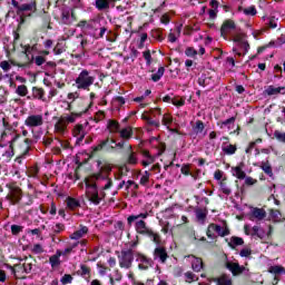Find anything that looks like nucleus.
Returning a JSON list of instances; mask_svg holds the SVG:
<instances>
[{
    "label": "nucleus",
    "instance_id": "0eeeda50",
    "mask_svg": "<svg viewBox=\"0 0 285 285\" xmlns=\"http://www.w3.org/2000/svg\"><path fill=\"white\" fill-rule=\"evenodd\" d=\"M217 233L219 237H226L230 235V229H228V226L225 225L224 227L217 225V224H210L207 228V237L209 239H216Z\"/></svg>",
    "mask_w": 285,
    "mask_h": 285
},
{
    "label": "nucleus",
    "instance_id": "ea45409f",
    "mask_svg": "<svg viewBox=\"0 0 285 285\" xmlns=\"http://www.w3.org/2000/svg\"><path fill=\"white\" fill-rule=\"evenodd\" d=\"M239 50L240 51H236V55L238 57H244V55H246L248 52V50H250V45H248V42H240Z\"/></svg>",
    "mask_w": 285,
    "mask_h": 285
},
{
    "label": "nucleus",
    "instance_id": "e2e57ef3",
    "mask_svg": "<svg viewBox=\"0 0 285 285\" xmlns=\"http://www.w3.org/2000/svg\"><path fill=\"white\" fill-rule=\"evenodd\" d=\"M171 104L173 106L181 107L186 104V100H184V98H174L171 99Z\"/></svg>",
    "mask_w": 285,
    "mask_h": 285
},
{
    "label": "nucleus",
    "instance_id": "f8f14e48",
    "mask_svg": "<svg viewBox=\"0 0 285 285\" xmlns=\"http://www.w3.org/2000/svg\"><path fill=\"white\" fill-rule=\"evenodd\" d=\"M135 257H136V262L138 263V268L140 271H148V268H150L154 264L151 258L147 257L141 252L136 254Z\"/></svg>",
    "mask_w": 285,
    "mask_h": 285
},
{
    "label": "nucleus",
    "instance_id": "20e7f679",
    "mask_svg": "<svg viewBox=\"0 0 285 285\" xmlns=\"http://www.w3.org/2000/svg\"><path fill=\"white\" fill-rule=\"evenodd\" d=\"M85 183L87 188V199H89V202H91V204H94L95 206H99L106 197V191H100L99 194L97 183H90V179L88 178L85 180Z\"/></svg>",
    "mask_w": 285,
    "mask_h": 285
},
{
    "label": "nucleus",
    "instance_id": "f3484780",
    "mask_svg": "<svg viewBox=\"0 0 285 285\" xmlns=\"http://www.w3.org/2000/svg\"><path fill=\"white\" fill-rule=\"evenodd\" d=\"M78 277H82L86 282H90V277L92 275V268L86 264H80L79 269L76 272Z\"/></svg>",
    "mask_w": 285,
    "mask_h": 285
},
{
    "label": "nucleus",
    "instance_id": "5fc2aeb1",
    "mask_svg": "<svg viewBox=\"0 0 285 285\" xmlns=\"http://www.w3.org/2000/svg\"><path fill=\"white\" fill-rule=\"evenodd\" d=\"M104 119H106V112L101 110L96 112V115L94 116V121H96V124H99V121H104Z\"/></svg>",
    "mask_w": 285,
    "mask_h": 285
},
{
    "label": "nucleus",
    "instance_id": "9d476101",
    "mask_svg": "<svg viewBox=\"0 0 285 285\" xmlns=\"http://www.w3.org/2000/svg\"><path fill=\"white\" fill-rule=\"evenodd\" d=\"M21 197H23V193L21 191V188L11 186L9 187V193L6 196V200L11 204V206H14L21 202Z\"/></svg>",
    "mask_w": 285,
    "mask_h": 285
},
{
    "label": "nucleus",
    "instance_id": "ddd939ff",
    "mask_svg": "<svg viewBox=\"0 0 285 285\" xmlns=\"http://www.w3.org/2000/svg\"><path fill=\"white\" fill-rule=\"evenodd\" d=\"M125 155L127 164H129V166H137L139 164L138 154L137 151L132 150V145H127Z\"/></svg>",
    "mask_w": 285,
    "mask_h": 285
},
{
    "label": "nucleus",
    "instance_id": "49530a36",
    "mask_svg": "<svg viewBox=\"0 0 285 285\" xmlns=\"http://www.w3.org/2000/svg\"><path fill=\"white\" fill-rule=\"evenodd\" d=\"M204 128H206L204 121L197 120L195 126L193 127V130L196 135H200V132H204Z\"/></svg>",
    "mask_w": 285,
    "mask_h": 285
},
{
    "label": "nucleus",
    "instance_id": "b1692460",
    "mask_svg": "<svg viewBox=\"0 0 285 285\" xmlns=\"http://www.w3.org/2000/svg\"><path fill=\"white\" fill-rule=\"evenodd\" d=\"M216 285H233V278L227 274H222L219 277L213 278Z\"/></svg>",
    "mask_w": 285,
    "mask_h": 285
},
{
    "label": "nucleus",
    "instance_id": "2f4dec72",
    "mask_svg": "<svg viewBox=\"0 0 285 285\" xmlns=\"http://www.w3.org/2000/svg\"><path fill=\"white\" fill-rule=\"evenodd\" d=\"M267 272L276 277L277 275H285V268L282 265L269 266Z\"/></svg>",
    "mask_w": 285,
    "mask_h": 285
},
{
    "label": "nucleus",
    "instance_id": "f257e3e1",
    "mask_svg": "<svg viewBox=\"0 0 285 285\" xmlns=\"http://www.w3.org/2000/svg\"><path fill=\"white\" fill-rule=\"evenodd\" d=\"M76 106L77 108L75 111L71 110L69 114H63L58 118L55 124V132L58 135H66L68 126H70V124H76L77 119H81L90 108V105L83 99L77 100Z\"/></svg>",
    "mask_w": 285,
    "mask_h": 285
},
{
    "label": "nucleus",
    "instance_id": "680f3d73",
    "mask_svg": "<svg viewBox=\"0 0 285 285\" xmlns=\"http://www.w3.org/2000/svg\"><path fill=\"white\" fill-rule=\"evenodd\" d=\"M196 217H197V219H199L200 222H204V219H206V210H204V209H197V210H196Z\"/></svg>",
    "mask_w": 285,
    "mask_h": 285
},
{
    "label": "nucleus",
    "instance_id": "7ed1b4c3",
    "mask_svg": "<svg viewBox=\"0 0 285 285\" xmlns=\"http://www.w3.org/2000/svg\"><path fill=\"white\" fill-rule=\"evenodd\" d=\"M144 219H148V213L130 215L127 217L128 226H132L135 222V230L138 235H146L151 228L146 225Z\"/></svg>",
    "mask_w": 285,
    "mask_h": 285
},
{
    "label": "nucleus",
    "instance_id": "39448f33",
    "mask_svg": "<svg viewBox=\"0 0 285 285\" xmlns=\"http://www.w3.org/2000/svg\"><path fill=\"white\" fill-rule=\"evenodd\" d=\"M75 83L78 90H90V86L95 83V76H91L88 69H83L75 79Z\"/></svg>",
    "mask_w": 285,
    "mask_h": 285
},
{
    "label": "nucleus",
    "instance_id": "412c9836",
    "mask_svg": "<svg viewBox=\"0 0 285 285\" xmlns=\"http://www.w3.org/2000/svg\"><path fill=\"white\" fill-rule=\"evenodd\" d=\"M191 259V268L195 273H200L204 268V261L199 257H195L194 255L188 256Z\"/></svg>",
    "mask_w": 285,
    "mask_h": 285
},
{
    "label": "nucleus",
    "instance_id": "de8ad7c7",
    "mask_svg": "<svg viewBox=\"0 0 285 285\" xmlns=\"http://www.w3.org/2000/svg\"><path fill=\"white\" fill-rule=\"evenodd\" d=\"M16 94H18L19 97H27L28 96V87L26 85H20L16 89Z\"/></svg>",
    "mask_w": 285,
    "mask_h": 285
},
{
    "label": "nucleus",
    "instance_id": "393cba45",
    "mask_svg": "<svg viewBox=\"0 0 285 285\" xmlns=\"http://www.w3.org/2000/svg\"><path fill=\"white\" fill-rule=\"evenodd\" d=\"M110 3H112V0H96L94 6L99 12H104L110 10Z\"/></svg>",
    "mask_w": 285,
    "mask_h": 285
},
{
    "label": "nucleus",
    "instance_id": "6e6552de",
    "mask_svg": "<svg viewBox=\"0 0 285 285\" xmlns=\"http://www.w3.org/2000/svg\"><path fill=\"white\" fill-rule=\"evenodd\" d=\"M135 257V254H131L130 250L121 249L118 254V264L121 268H125V271H129V268H132Z\"/></svg>",
    "mask_w": 285,
    "mask_h": 285
},
{
    "label": "nucleus",
    "instance_id": "aec40b11",
    "mask_svg": "<svg viewBox=\"0 0 285 285\" xmlns=\"http://www.w3.org/2000/svg\"><path fill=\"white\" fill-rule=\"evenodd\" d=\"M88 233H89L88 226L80 225L79 229L73 232L69 237L70 239H75L76 242H78V239H81V237H86Z\"/></svg>",
    "mask_w": 285,
    "mask_h": 285
},
{
    "label": "nucleus",
    "instance_id": "4d7b16f0",
    "mask_svg": "<svg viewBox=\"0 0 285 285\" xmlns=\"http://www.w3.org/2000/svg\"><path fill=\"white\" fill-rule=\"evenodd\" d=\"M142 57H144L147 66H150L153 63V56L150 55V50L144 51Z\"/></svg>",
    "mask_w": 285,
    "mask_h": 285
},
{
    "label": "nucleus",
    "instance_id": "c756f323",
    "mask_svg": "<svg viewBox=\"0 0 285 285\" xmlns=\"http://www.w3.org/2000/svg\"><path fill=\"white\" fill-rule=\"evenodd\" d=\"M101 253H104V249L99 246H95L89 250V255H91L90 262H97L101 257Z\"/></svg>",
    "mask_w": 285,
    "mask_h": 285
},
{
    "label": "nucleus",
    "instance_id": "864d4df0",
    "mask_svg": "<svg viewBox=\"0 0 285 285\" xmlns=\"http://www.w3.org/2000/svg\"><path fill=\"white\" fill-rule=\"evenodd\" d=\"M0 68L3 72H10L12 65H10V61L3 60L0 62Z\"/></svg>",
    "mask_w": 285,
    "mask_h": 285
},
{
    "label": "nucleus",
    "instance_id": "1a4fd4ad",
    "mask_svg": "<svg viewBox=\"0 0 285 285\" xmlns=\"http://www.w3.org/2000/svg\"><path fill=\"white\" fill-rule=\"evenodd\" d=\"M23 12H29V14L27 17H32V14H35V12H37V0H31L28 3H22L19 7V13L20 14V23H24L26 22V14H23Z\"/></svg>",
    "mask_w": 285,
    "mask_h": 285
},
{
    "label": "nucleus",
    "instance_id": "bf43d9fd",
    "mask_svg": "<svg viewBox=\"0 0 285 285\" xmlns=\"http://www.w3.org/2000/svg\"><path fill=\"white\" fill-rule=\"evenodd\" d=\"M274 137L282 141V144H285V132H281L279 130L274 131Z\"/></svg>",
    "mask_w": 285,
    "mask_h": 285
},
{
    "label": "nucleus",
    "instance_id": "58836bf2",
    "mask_svg": "<svg viewBox=\"0 0 285 285\" xmlns=\"http://www.w3.org/2000/svg\"><path fill=\"white\" fill-rule=\"evenodd\" d=\"M261 168L264 171L265 175H268V177H273V167L271 166V163L268 161H262Z\"/></svg>",
    "mask_w": 285,
    "mask_h": 285
},
{
    "label": "nucleus",
    "instance_id": "f704fd0d",
    "mask_svg": "<svg viewBox=\"0 0 285 285\" xmlns=\"http://www.w3.org/2000/svg\"><path fill=\"white\" fill-rule=\"evenodd\" d=\"M232 173L234 177H237V179H246V171L242 169V166L233 167Z\"/></svg>",
    "mask_w": 285,
    "mask_h": 285
},
{
    "label": "nucleus",
    "instance_id": "a18cd8bd",
    "mask_svg": "<svg viewBox=\"0 0 285 285\" xmlns=\"http://www.w3.org/2000/svg\"><path fill=\"white\" fill-rule=\"evenodd\" d=\"M120 137H121V139H130V137H132V128L126 127V128L121 129Z\"/></svg>",
    "mask_w": 285,
    "mask_h": 285
},
{
    "label": "nucleus",
    "instance_id": "6e6d98bb",
    "mask_svg": "<svg viewBox=\"0 0 285 285\" xmlns=\"http://www.w3.org/2000/svg\"><path fill=\"white\" fill-rule=\"evenodd\" d=\"M53 233H56L57 235H59V233H63V230H66V225L61 224V223H57L53 227H52Z\"/></svg>",
    "mask_w": 285,
    "mask_h": 285
},
{
    "label": "nucleus",
    "instance_id": "423d86ee",
    "mask_svg": "<svg viewBox=\"0 0 285 285\" xmlns=\"http://www.w3.org/2000/svg\"><path fill=\"white\" fill-rule=\"evenodd\" d=\"M225 267L227 271L232 273L234 277H239V275H245L246 277H250V269L244 265H239L238 262L226 261Z\"/></svg>",
    "mask_w": 285,
    "mask_h": 285
},
{
    "label": "nucleus",
    "instance_id": "a19ab883",
    "mask_svg": "<svg viewBox=\"0 0 285 285\" xmlns=\"http://www.w3.org/2000/svg\"><path fill=\"white\" fill-rule=\"evenodd\" d=\"M12 157H14V151L12 149V145H10L7 150L2 154V159L3 161H10V159H12Z\"/></svg>",
    "mask_w": 285,
    "mask_h": 285
},
{
    "label": "nucleus",
    "instance_id": "4be33fe9",
    "mask_svg": "<svg viewBox=\"0 0 285 285\" xmlns=\"http://www.w3.org/2000/svg\"><path fill=\"white\" fill-rule=\"evenodd\" d=\"M49 264L51 268H57L58 266H61V249H57L56 254L49 257Z\"/></svg>",
    "mask_w": 285,
    "mask_h": 285
},
{
    "label": "nucleus",
    "instance_id": "4c0bfd02",
    "mask_svg": "<svg viewBox=\"0 0 285 285\" xmlns=\"http://www.w3.org/2000/svg\"><path fill=\"white\" fill-rule=\"evenodd\" d=\"M140 186H148L150 184V171L145 170L142 174H140Z\"/></svg>",
    "mask_w": 285,
    "mask_h": 285
},
{
    "label": "nucleus",
    "instance_id": "8fccbe9b",
    "mask_svg": "<svg viewBox=\"0 0 285 285\" xmlns=\"http://www.w3.org/2000/svg\"><path fill=\"white\" fill-rule=\"evenodd\" d=\"M164 72H166V69L164 67H159L157 72L151 75V79L154 81H159V79L164 77Z\"/></svg>",
    "mask_w": 285,
    "mask_h": 285
},
{
    "label": "nucleus",
    "instance_id": "e433bc0d",
    "mask_svg": "<svg viewBox=\"0 0 285 285\" xmlns=\"http://www.w3.org/2000/svg\"><path fill=\"white\" fill-rule=\"evenodd\" d=\"M238 12H244V14H246L247 17H255V14H257V9L255 8V6H252L245 9L239 7Z\"/></svg>",
    "mask_w": 285,
    "mask_h": 285
},
{
    "label": "nucleus",
    "instance_id": "473e14b6",
    "mask_svg": "<svg viewBox=\"0 0 285 285\" xmlns=\"http://www.w3.org/2000/svg\"><path fill=\"white\" fill-rule=\"evenodd\" d=\"M67 99L70 101L67 106V110H69V112H72V104H75L76 99H79V91L68 94Z\"/></svg>",
    "mask_w": 285,
    "mask_h": 285
},
{
    "label": "nucleus",
    "instance_id": "3c124183",
    "mask_svg": "<svg viewBox=\"0 0 285 285\" xmlns=\"http://www.w3.org/2000/svg\"><path fill=\"white\" fill-rule=\"evenodd\" d=\"M257 144H262V138H257L255 141L249 142V145L246 148L245 153L247 155H250V153H253V148H255V146H257Z\"/></svg>",
    "mask_w": 285,
    "mask_h": 285
},
{
    "label": "nucleus",
    "instance_id": "dca6fc26",
    "mask_svg": "<svg viewBox=\"0 0 285 285\" xmlns=\"http://www.w3.org/2000/svg\"><path fill=\"white\" fill-rule=\"evenodd\" d=\"M7 268H10L12 275L17 277L19 271H23L27 275L32 273V263H24L23 265H16V268L12 265H7ZM18 268V269H17Z\"/></svg>",
    "mask_w": 285,
    "mask_h": 285
},
{
    "label": "nucleus",
    "instance_id": "37998d69",
    "mask_svg": "<svg viewBox=\"0 0 285 285\" xmlns=\"http://www.w3.org/2000/svg\"><path fill=\"white\" fill-rule=\"evenodd\" d=\"M161 124L163 126H166L168 130H170V126L173 124V116L170 114H164Z\"/></svg>",
    "mask_w": 285,
    "mask_h": 285
},
{
    "label": "nucleus",
    "instance_id": "bb28decb",
    "mask_svg": "<svg viewBox=\"0 0 285 285\" xmlns=\"http://www.w3.org/2000/svg\"><path fill=\"white\" fill-rule=\"evenodd\" d=\"M137 246H139V240H131L125 245L122 250H129L131 255H138L139 252L136 250Z\"/></svg>",
    "mask_w": 285,
    "mask_h": 285
},
{
    "label": "nucleus",
    "instance_id": "72a5a7b5",
    "mask_svg": "<svg viewBox=\"0 0 285 285\" xmlns=\"http://www.w3.org/2000/svg\"><path fill=\"white\" fill-rule=\"evenodd\" d=\"M250 236L258 237L259 239H264L266 237V232H264V229H262L259 226H254L252 228Z\"/></svg>",
    "mask_w": 285,
    "mask_h": 285
},
{
    "label": "nucleus",
    "instance_id": "603ef678",
    "mask_svg": "<svg viewBox=\"0 0 285 285\" xmlns=\"http://www.w3.org/2000/svg\"><path fill=\"white\" fill-rule=\"evenodd\" d=\"M73 279H75V278L72 277V275H70V274H65V275L60 278V283H61L62 285H68V284H71Z\"/></svg>",
    "mask_w": 285,
    "mask_h": 285
},
{
    "label": "nucleus",
    "instance_id": "2eb2a0df",
    "mask_svg": "<svg viewBox=\"0 0 285 285\" xmlns=\"http://www.w3.org/2000/svg\"><path fill=\"white\" fill-rule=\"evenodd\" d=\"M232 30H237V24H235V21L228 19L225 20L220 28V35L226 39L228 35H230Z\"/></svg>",
    "mask_w": 285,
    "mask_h": 285
},
{
    "label": "nucleus",
    "instance_id": "338daca9",
    "mask_svg": "<svg viewBox=\"0 0 285 285\" xmlns=\"http://www.w3.org/2000/svg\"><path fill=\"white\" fill-rule=\"evenodd\" d=\"M114 104H116V106H124V104H126V98L117 96L114 98Z\"/></svg>",
    "mask_w": 285,
    "mask_h": 285
},
{
    "label": "nucleus",
    "instance_id": "6ab92c4d",
    "mask_svg": "<svg viewBox=\"0 0 285 285\" xmlns=\"http://www.w3.org/2000/svg\"><path fill=\"white\" fill-rule=\"evenodd\" d=\"M72 135L73 137H76L77 144H79L80 141H83V139L86 138V129L83 128V125L81 124L76 125L72 129Z\"/></svg>",
    "mask_w": 285,
    "mask_h": 285
},
{
    "label": "nucleus",
    "instance_id": "09e8293b",
    "mask_svg": "<svg viewBox=\"0 0 285 285\" xmlns=\"http://www.w3.org/2000/svg\"><path fill=\"white\" fill-rule=\"evenodd\" d=\"M277 18L275 17H269L267 19H265V24L267 26V28H272L275 29L277 28Z\"/></svg>",
    "mask_w": 285,
    "mask_h": 285
},
{
    "label": "nucleus",
    "instance_id": "5701e85b",
    "mask_svg": "<svg viewBox=\"0 0 285 285\" xmlns=\"http://www.w3.org/2000/svg\"><path fill=\"white\" fill-rule=\"evenodd\" d=\"M46 91L43 88L32 87V96H28L27 99H39L40 101H46Z\"/></svg>",
    "mask_w": 285,
    "mask_h": 285
},
{
    "label": "nucleus",
    "instance_id": "c03bdc74",
    "mask_svg": "<svg viewBox=\"0 0 285 285\" xmlns=\"http://www.w3.org/2000/svg\"><path fill=\"white\" fill-rule=\"evenodd\" d=\"M218 186H219V188H220V190H222V193L224 194V195H230L232 193H233V190L230 189V187L228 186V184H226L224 180H220L219 183H218Z\"/></svg>",
    "mask_w": 285,
    "mask_h": 285
},
{
    "label": "nucleus",
    "instance_id": "a878e982",
    "mask_svg": "<svg viewBox=\"0 0 285 285\" xmlns=\"http://www.w3.org/2000/svg\"><path fill=\"white\" fill-rule=\"evenodd\" d=\"M222 151L224 153V155L233 156L235 155V153H237V145L223 142Z\"/></svg>",
    "mask_w": 285,
    "mask_h": 285
},
{
    "label": "nucleus",
    "instance_id": "052dcab7",
    "mask_svg": "<svg viewBox=\"0 0 285 285\" xmlns=\"http://www.w3.org/2000/svg\"><path fill=\"white\" fill-rule=\"evenodd\" d=\"M185 55H186V57H197V50H195V48H193V47H188L185 50Z\"/></svg>",
    "mask_w": 285,
    "mask_h": 285
},
{
    "label": "nucleus",
    "instance_id": "c9c22d12",
    "mask_svg": "<svg viewBox=\"0 0 285 285\" xmlns=\"http://www.w3.org/2000/svg\"><path fill=\"white\" fill-rule=\"evenodd\" d=\"M228 246L230 248H237V246H244V238L237 237V236H233L229 239Z\"/></svg>",
    "mask_w": 285,
    "mask_h": 285
},
{
    "label": "nucleus",
    "instance_id": "a211bd4d",
    "mask_svg": "<svg viewBox=\"0 0 285 285\" xmlns=\"http://www.w3.org/2000/svg\"><path fill=\"white\" fill-rule=\"evenodd\" d=\"M154 259L160 262V264H166V259H168L166 248L161 246L156 247L154 250Z\"/></svg>",
    "mask_w": 285,
    "mask_h": 285
},
{
    "label": "nucleus",
    "instance_id": "cd10ccee",
    "mask_svg": "<svg viewBox=\"0 0 285 285\" xmlns=\"http://www.w3.org/2000/svg\"><path fill=\"white\" fill-rule=\"evenodd\" d=\"M252 217H254L255 219H257V222H262V219H264L266 217V210L264 208H257L255 207L252 210Z\"/></svg>",
    "mask_w": 285,
    "mask_h": 285
},
{
    "label": "nucleus",
    "instance_id": "f03ea898",
    "mask_svg": "<svg viewBox=\"0 0 285 285\" xmlns=\"http://www.w3.org/2000/svg\"><path fill=\"white\" fill-rule=\"evenodd\" d=\"M98 166L100 167L99 173L94 175V179L102 190H110L112 188V179L109 177L112 173V167L110 164L101 165V160H98Z\"/></svg>",
    "mask_w": 285,
    "mask_h": 285
},
{
    "label": "nucleus",
    "instance_id": "c85d7f7f",
    "mask_svg": "<svg viewBox=\"0 0 285 285\" xmlns=\"http://www.w3.org/2000/svg\"><path fill=\"white\" fill-rule=\"evenodd\" d=\"M145 236L149 237V239H151L157 246L161 244V236L159 233H155L153 229L148 230Z\"/></svg>",
    "mask_w": 285,
    "mask_h": 285
},
{
    "label": "nucleus",
    "instance_id": "79ce46f5",
    "mask_svg": "<svg viewBox=\"0 0 285 285\" xmlns=\"http://www.w3.org/2000/svg\"><path fill=\"white\" fill-rule=\"evenodd\" d=\"M185 282L187 284H193V282H199V277L195 275L193 272H186L185 273Z\"/></svg>",
    "mask_w": 285,
    "mask_h": 285
},
{
    "label": "nucleus",
    "instance_id": "13d9d810",
    "mask_svg": "<svg viewBox=\"0 0 285 285\" xmlns=\"http://www.w3.org/2000/svg\"><path fill=\"white\" fill-rule=\"evenodd\" d=\"M108 128H109L110 132H117V130H119V122H117L115 120H110Z\"/></svg>",
    "mask_w": 285,
    "mask_h": 285
},
{
    "label": "nucleus",
    "instance_id": "69168bd1",
    "mask_svg": "<svg viewBox=\"0 0 285 285\" xmlns=\"http://www.w3.org/2000/svg\"><path fill=\"white\" fill-rule=\"evenodd\" d=\"M23 230V227L19 225H11V233L12 235H19Z\"/></svg>",
    "mask_w": 285,
    "mask_h": 285
},
{
    "label": "nucleus",
    "instance_id": "9b49d317",
    "mask_svg": "<svg viewBox=\"0 0 285 285\" xmlns=\"http://www.w3.org/2000/svg\"><path fill=\"white\" fill-rule=\"evenodd\" d=\"M24 126L28 128H41L43 126V115H29L24 120Z\"/></svg>",
    "mask_w": 285,
    "mask_h": 285
},
{
    "label": "nucleus",
    "instance_id": "0e129e2a",
    "mask_svg": "<svg viewBox=\"0 0 285 285\" xmlns=\"http://www.w3.org/2000/svg\"><path fill=\"white\" fill-rule=\"evenodd\" d=\"M32 253H35L36 255H41V253H43V247L41 246V244L33 245Z\"/></svg>",
    "mask_w": 285,
    "mask_h": 285
},
{
    "label": "nucleus",
    "instance_id": "7c9ffc66",
    "mask_svg": "<svg viewBox=\"0 0 285 285\" xmlns=\"http://www.w3.org/2000/svg\"><path fill=\"white\" fill-rule=\"evenodd\" d=\"M67 208L69 210H77V208L81 207V203L77 198L67 197Z\"/></svg>",
    "mask_w": 285,
    "mask_h": 285
},
{
    "label": "nucleus",
    "instance_id": "774afa93",
    "mask_svg": "<svg viewBox=\"0 0 285 285\" xmlns=\"http://www.w3.org/2000/svg\"><path fill=\"white\" fill-rule=\"evenodd\" d=\"M36 66H43L46 63V58L43 56H37L35 58Z\"/></svg>",
    "mask_w": 285,
    "mask_h": 285
},
{
    "label": "nucleus",
    "instance_id": "4468645a",
    "mask_svg": "<svg viewBox=\"0 0 285 285\" xmlns=\"http://www.w3.org/2000/svg\"><path fill=\"white\" fill-rule=\"evenodd\" d=\"M115 139L107 138L105 140H101L97 146L92 148L94 153H99L101 150H106L107 153L115 149Z\"/></svg>",
    "mask_w": 285,
    "mask_h": 285
}]
</instances>
